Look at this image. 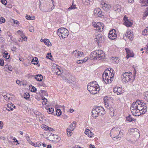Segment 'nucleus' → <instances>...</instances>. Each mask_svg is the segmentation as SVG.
<instances>
[{"label": "nucleus", "mask_w": 148, "mask_h": 148, "mask_svg": "<svg viewBox=\"0 0 148 148\" xmlns=\"http://www.w3.org/2000/svg\"><path fill=\"white\" fill-rule=\"evenodd\" d=\"M56 74L58 75H60L62 76V75H63V73L62 72V70H60L58 69H56Z\"/></svg>", "instance_id": "27"}, {"label": "nucleus", "mask_w": 148, "mask_h": 148, "mask_svg": "<svg viewBox=\"0 0 148 148\" xmlns=\"http://www.w3.org/2000/svg\"><path fill=\"white\" fill-rule=\"evenodd\" d=\"M83 61L82 60H77V63L78 64H80L83 63Z\"/></svg>", "instance_id": "59"}, {"label": "nucleus", "mask_w": 148, "mask_h": 148, "mask_svg": "<svg viewBox=\"0 0 148 148\" xmlns=\"http://www.w3.org/2000/svg\"><path fill=\"white\" fill-rule=\"evenodd\" d=\"M17 33L21 36L23 34V32L20 30H18L17 31Z\"/></svg>", "instance_id": "55"}, {"label": "nucleus", "mask_w": 148, "mask_h": 148, "mask_svg": "<svg viewBox=\"0 0 148 148\" xmlns=\"http://www.w3.org/2000/svg\"><path fill=\"white\" fill-rule=\"evenodd\" d=\"M47 58L50 59L52 57V56L51 53H48L46 56Z\"/></svg>", "instance_id": "54"}, {"label": "nucleus", "mask_w": 148, "mask_h": 148, "mask_svg": "<svg viewBox=\"0 0 148 148\" xmlns=\"http://www.w3.org/2000/svg\"><path fill=\"white\" fill-rule=\"evenodd\" d=\"M90 148H95V147L93 145H90Z\"/></svg>", "instance_id": "64"}, {"label": "nucleus", "mask_w": 148, "mask_h": 148, "mask_svg": "<svg viewBox=\"0 0 148 148\" xmlns=\"http://www.w3.org/2000/svg\"><path fill=\"white\" fill-rule=\"evenodd\" d=\"M38 62V59L36 58H35V59H33L32 61V63L34 64H37Z\"/></svg>", "instance_id": "30"}, {"label": "nucleus", "mask_w": 148, "mask_h": 148, "mask_svg": "<svg viewBox=\"0 0 148 148\" xmlns=\"http://www.w3.org/2000/svg\"><path fill=\"white\" fill-rule=\"evenodd\" d=\"M26 18L27 20H33L34 19L35 17L34 16H31L29 15H27L26 16Z\"/></svg>", "instance_id": "39"}, {"label": "nucleus", "mask_w": 148, "mask_h": 148, "mask_svg": "<svg viewBox=\"0 0 148 148\" xmlns=\"http://www.w3.org/2000/svg\"><path fill=\"white\" fill-rule=\"evenodd\" d=\"M21 38H19L20 39L19 40V41H20V40H21V39H22L21 40V42L23 40L24 41H26L27 38V37H25V36L24 35H21Z\"/></svg>", "instance_id": "36"}, {"label": "nucleus", "mask_w": 148, "mask_h": 148, "mask_svg": "<svg viewBox=\"0 0 148 148\" xmlns=\"http://www.w3.org/2000/svg\"><path fill=\"white\" fill-rule=\"evenodd\" d=\"M5 20L4 18L1 17L0 18V24L4 23L5 22Z\"/></svg>", "instance_id": "48"}, {"label": "nucleus", "mask_w": 148, "mask_h": 148, "mask_svg": "<svg viewBox=\"0 0 148 148\" xmlns=\"http://www.w3.org/2000/svg\"><path fill=\"white\" fill-rule=\"evenodd\" d=\"M78 58H80L81 57H84V53L81 51H78Z\"/></svg>", "instance_id": "31"}, {"label": "nucleus", "mask_w": 148, "mask_h": 148, "mask_svg": "<svg viewBox=\"0 0 148 148\" xmlns=\"http://www.w3.org/2000/svg\"><path fill=\"white\" fill-rule=\"evenodd\" d=\"M56 114L58 116H60L62 114V112L61 110L59 109H57L56 111Z\"/></svg>", "instance_id": "35"}, {"label": "nucleus", "mask_w": 148, "mask_h": 148, "mask_svg": "<svg viewBox=\"0 0 148 148\" xmlns=\"http://www.w3.org/2000/svg\"><path fill=\"white\" fill-rule=\"evenodd\" d=\"M8 69L10 71H12V67H11L10 66H8Z\"/></svg>", "instance_id": "63"}, {"label": "nucleus", "mask_w": 148, "mask_h": 148, "mask_svg": "<svg viewBox=\"0 0 148 148\" xmlns=\"http://www.w3.org/2000/svg\"><path fill=\"white\" fill-rule=\"evenodd\" d=\"M127 121H129V122H132V121H134L135 120L134 118H133L130 115H129V116L126 117Z\"/></svg>", "instance_id": "25"}, {"label": "nucleus", "mask_w": 148, "mask_h": 148, "mask_svg": "<svg viewBox=\"0 0 148 148\" xmlns=\"http://www.w3.org/2000/svg\"><path fill=\"white\" fill-rule=\"evenodd\" d=\"M140 3L143 4L144 6L148 5V0H140Z\"/></svg>", "instance_id": "26"}, {"label": "nucleus", "mask_w": 148, "mask_h": 148, "mask_svg": "<svg viewBox=\"0 0 148 148\" xmlns=\"http://www.w3.org/2000/svg\"><path fill=\"white\" fill-rule=\"evenodd\" d=\"M112 98L109 97H106L104 98L105 106L107 109H109L111 106L110 103L112 101Z\"/></svg>", "instance_id": "11"}, {"label": "nucleus", "mask_w": 148, "mask_h": 148, "mask_svg": "<svg viewBox=\"0 0 148 148\" xmlns=\"http://www.w3.org/2000/svg\"><path fill=\"white\" fill-rule=\"evenodd\" d=\"M148 15V8L143 14L144 17H146Z\"/></svg>", "instance_id": "47"}, {"label": "nucleus", "mask_w": 148, "mask_h": 148, "mask_svg": "<svg viewBox=\"0 0 148 148\" xmlns=\"http://www.w3.org/2000/svg\"><path fill=\"white\" fill-rule=\"evenodd\" d=\"M85 133L86 135H87L90 137H92L93 136V133L89 129H86L85 131Z\"/></svg>", "instance_id": "21"}, {"label": "nucleus", "mask_w": 148, "mask_h": 148, "mask_svg": "<svg viewBox=\"0 0 148 148\" xmlns=\"http://www.w3.org/2000/svg\"><path fill=\"white\" fill-rule=\"evenodd\" d=\"M99 13L98 14V16L99 17H103V13L102 12V11L101 10V9H100V10L99 11Z\"/></svg>", "instance_id": "46"}, {"label": "nucleus", "mask_w": 148, "mask_h": 148, "mask_svg": "<svg viewBox=\"0 0 148 148\" xmlns=\"http://www.w3.org/2000/svg\"><path fill=\"white\" fill-rule=\"evenodd\" d=\"M88 84L87 89L90 93L92 94L97 93V91H99V86L98 84Z\"/></svg>", "instance_id": "6"}, {"label": "nucleus", "mask_w": 148, "mask_h": 148, "mask_svg": "<svg viewBox=\"0 0 148 148\" xmlns=\"http://www.w3.org/2000/svg\"><path fill=\"white\" fill-rule=\"evenodd\" d=\"M146 104L140 100L134 102L130 107V110L134 116H139L144 114L147 111Z\"/></svg>", "instance_id": "1"}, {"label": "nucleus", "mask_w": 148, "mask_h": 148, "mask_svg": "<svg viewBox=\"0 0 148 148\" xmlns=\"http://www.w3.org/2000/svg\"><path fill=\"white\" fill-rule=\"evenodd\" d=\"M134 136L135 137L138 138L140 135L139 133V130L136 128H131L128 130V132L127 133V135H129Z\"/></svg>", "instance_id": "9"}, {"label": "nucleus", "mask_w": 148, "mask_h": 148, "mask_svg": "<svg viewBox=\"0 0 148 148\" xmlns=\"http://www.w3.org/2000/svg\"><path fill=\"white\" fill-rule=\"evenodd\" d=\"M51 1L48 3L47 5H45L41 9V10L43 12H50L52 11L54 8V5L53 4V1L52 0H50Z\"/></svg>", "instance_id": "8"}, {"label": "nucleus", "mask_w": 148, "mask_h": 148, "mask_svg": "<svg viewBox=\"0 0 148 148\" xmlns=\"http://www.w3.org/2000/svg\"><path fill=\"white\" fill-rule=\"evenodd\" d=\"M42 129L47 130V129L48 128V127L45 125H42L41 126Z\"/></svg>", "instance_id": "49"}, {"label": "nucleus", "mask_w": 148, "mask_h": 148, "mask_svg": "<svg viewBox=\"0 0 148 148\" xmlns=\"http://www.w3.org/2000/svg\"><path fill=\"white\" fill-rule=\"evenodd\" d=\"M67 134L68 136H71L72 134V131H70L69 130H66Z\"/></svg>", "instance_id": "50"}, {"label": "nucleus", "mask_w": 148, "mask_h": 148, "mask_svg": "<svg viewBox=\"0 0 148 148\" xmlns=\"http://www.w3.org/2000/svg\"><path fill=\"white\" fill-rule=\"evenodd\" d=\"M92 0H82V2L86 5H91L92 3Z\"/></svg>", "instance_id": "23"}, {"label": "nucleus", "mask_w": 148, "mask_h": 148, "mask_svg": "<svg viewBox=\"0 0 148 148\" xmlns=\"http://www.w3.org/2000/svg\"><path fill=\"white\" fill-rule=\"evenodd\" d=\"M121 88L119 87V88L117 87V95H119L121 94Z\"/></svg>", "instance_id": "44"}, {"label": "nucleus", "mask_w": 148, "mask_h": 148, "mask_svg": "<svg viewBox=\"0 0 148 148\" xmlns=\"http://www.w3.org/2000/svg\"><path fill=\"white\" fill-rule=\"evenodd\" d=\"M114 73L113 69L110 68L104 71L102 77L105 83L112 82L114 79Z\"/></svg>", "instance_id": "2"}, {"label": "nucleus", "mask_w": 148, "mask_h": 148, "mask_svg": "<svg viewBox=\"0 0 148 148\" xmlns=\"http://www.w3.org/2000/svg\"><path fill=\"white\" fill-rule=\"evenodd\" d=\"M144 95L145 99L148 102V90L144 92Z\"/></svg>", "instance_id": "32"}, {"label": "nucleus", "mask_w": 148, "mask_h": 148, "mask_svg": "<svg viewBox=\"0 0 148 148\" xmlns=\"http://www.w3.org/2000/svg\"><path fill=\"white\" fill-rule=\"evenodd\" d=\"M123 36L124 37L125 36L128 38L130 40H132L133 38L132 32L130 30L128 29L126 31L125 34L123 35Z\"/></svg>", "instance_id": "14"}, {"label": "nucleus", "mask_w": 148, "mask_h": 148, "mask_svg": "<svg viewBox=\"0 0 148 148\" xmlns=\"http://www.w3.org/2000/svg\"><path fill=\"white\" fill-rule=\"evenodd\" d=\"M124 24L127 27H130L132 25V23L130 22L127 19V17L125 16L124 18Z\"/></svg>", "instance_id": "19"}, {"label": "nucleus", "mask_w": 148, "mask_h": 148, "mask_svg": "<svg viewBox=\"0 0 148 148\" xmlns=\"http://www.w3.org/2000/svg\"><path fill=\"white\" fill-rule=\"evenodd\" d=\"M76 125V123L75 121L73 122L66 129V130H69L70 131H73L75 129Z\"/></svg>", "instance_id": "20"}, {"label": "nucleus", "mask_w": 148, "mask_h": 148, "mask_svg": "<svg viewBox=\"0 0 148 148\" xmlns=\"http://www.w3.org/2000/svg\"><path fill=\"white\" fill-rule=\"evenodd\" d=\"M142 34L144 35H148V27L146 28L143 32Z\"/></svg>", "instance_id": "33"}, {"label": "nucleus", "mask_w": 148, "mask_h": 148, "mask_svg": "<svg viewBox=\"0 0 148 148\" xmlns=\"http://www.w3.org/2000/svg\"><path fill=\"white\" fill-rule=\"evenodd\" d=\"M95 27L96 28L95 29L99 32H101L103 31L102 29H101L100 27H101V25H103V24L102 23L98 22L97 23H94L93 24Z\"/></svg>", "instance_id": "16"}, {"label": "nucleus", "mask_w": 148, "mask_h": 148, "mask_svg": "<svg viewBox=\"0 0 148 148\" xmlns=\"http://www.w3.org/2000/svg\"><path fill=\"white\" fill-rule=\"evenodd\" d=\"M35 78L38 81H41L43 79V77L41 75H38L35 76Z\"/></svg>", "instance_id": "22"}, {"label": "nucleus", "mask_w": 148, "mask_h": 148, "mask_svg": "<svg viewBox=\"0 0 148 148\" xmlns=\"http://www.w3.org/2000/svg\"><path fill=\"white\" fill-rule=\"evenodd\" d=\"M54 111V109L53 108H49L48 109L47 112L49 113V114L52 113Z\"/></svg>", "instance_id": "41"}, {"label": "nucleus", "mask_w": 148, "mask_h": 148, "mask_svg": "<svg viewBox=\"0 0 148 148\" xmlns=\"http://www.w3.org/2000/svg\"><path fill=\"white\" fill-rule=\"evenodd\" d=\"M10 94H7L6 95H3V96L4 97V98L7 101H9L10 100H11V97H9V95H10Z\"/></svg>", "instance_id": "24"}, {"label": "nucleus", "mask_w": 148, "mask_h": 148, "mask_svg": "<svg viewBox=\"0 0 148 148\" xmlns=\"http://www.w3.org/2000/svg\"><path fill=\"white\" fill-rule=\"evenodd\" d=\"M1 2L2 4L5 5H6L7 3L6 0H1Z\"/></svg>", "instance_id": "52"}, {"label": "nucleus", "mask_w": 148, "mask_h": 148, "mask_svg": "<svg viewBox=\"0 0 148 148\" xmlns=\"http://www.w3.org/2000/svg\"><path fill=\"white\" fill-rule=\"evenodd\" d=\"M30 86L32 87V88L30 90L32 92H35L37 90L36 88L34 87L33 86H32V85H29V87H30Z\"/></svg>", "instance_id": "43"}, {"label": "nucleus", "mask_w": 148, "mask_h": 148, "mask_svg": "<svg viewBox=\"0 0 148 148\" xmlns=\"http://www.w3.org/2000/svg\"><path fill=\"white\" fill-rule=\"evenodd\" d=\"M42 99L43 100V101H42V103L43 105H46L47 102V99L45 98L44 97L42 96Z\"/></svg>", "instance_id": "34"}, {"label": "nucleus", "mask_w": 148, "mask_h": 148, "mask_svg": "<svg viewBox=\"0 0 148 148\" xmlns=\"http://www.w3.org/2000/svg\"><path fill=\"white\" fill-rule=\"evenodd\" d=\"M121 130L119 127H113L110 133V136L112 138L118 139L122 136L123 133L121 132Z\"/></svg>", "instance_id": "4"}, {"label": "nucleus", "mask_w": 148, "mask_h": 148, "mask_svg": "<svg viewBox=\"0 0 148 148\" xmlns=\"http://www.w3.org/2000/svg\"><path fill=\"white\" fill-rule=\"evenodd\" d=\"M7 106L8 108H7L6 109L8 111H12V108H11V104H7Z\"/></svg>", "instance_id": "45"}, {"label": "nucleus", "mask_w": 148, "mask_h": 148, "mask_svg": "<svg viewBox=\"0 0 148 148\" xmlns=\"http://www.w3.org/2000/svg\"><path fill=\"white\" fill-rule=\"evenodd\" d=\"M125 50L127 53L126 58H127V59H128L129 57H133L134 56V54L132 50L127 48H125Z\"/></svg>", "instance_id": "18"}, {"label": "nucleus", "mask_w": 148, "mask_h": 148, "mask_svg": "<svg viewBox=\"0 0 148 148\" xmlns=\"http://www.w3.org/2000/svg\"><path fill=\"white\" fill-rule=\"evenodd\" d=\"M90 57L94 60H101L104 58L105 54L102 50H97L91 53Z\"/></svg>", "instance_id": "3"}, {"label": "nucleus", "mask_w": 148, "mask_h": 148, "mask_svg": "<svg viewBox=\"0 0 148 148\" xmlns=\"http://www.w3.org/2000/svg\"><path fill=\"white\" fill-rule=\"evenodd\" d=\"M94 40L95 41L97 42L98 45L99 46L101 43L103 42L105 39L103 36L101 34H98L96 36Z\"/></svg>", "instance_id": "12"}, {"label": "nucleus", "mask_w": 148, "mask_h": 148, "mask_svg": "<svg viewBox=\"0 0 148 148\" xmlns=\"http://www.w3.org/2000/svg\"><path fill=\"white\" fill-rule=\"evenodd\" d=\"M29 31L30 32H34V28L32 27H30L29 28Z\"/></svg>", "instance_id": "57"}, {"label": "nucleus", "mask_w": 148, "mask_h": 148, "mask_svg": "<svg viewBox=\"0 0 148 148\" xmlns=\"http://www.w3.org/2000/svg\"><path fill=\"white\" fill-rule=\"evenodd\" d=\"M8 53H4L3 56L5 58H6L7 59H9L10 57V55H8Z\"/></svg>", "instance_id": "40"}, {"label": "nucleus", "mask_w": 148, "mask_h": 148, "mask_svg": "<svg viewBox=\"0 0 148 148\" xmlns=\"http://www.w3.org/2000/svg\"><path fill=\"white\" fill-rule=\"evenodd\" d=\"M3 123L2 121H0V128L2 129L3 127Z\"/></svg>", "instance_id": "62"}, {"label": "nucleus", "mask_w": 148, "mask_h": 148, "mask_svg": "<svg viewBox=\"0 0 148 148\" xmlns=\"http://www.w3.org/2000/svg\"><path fill=\"white\" fill-rule=\"evenodd\" d=\"M116 32L114 29H112L110 31L108 34V38L111 40H114L117 37V35L116 34Z\"/></svg>", "instance_id": "13"}, {"label": "nucleus", "mask_w": 148, "mask_h": 148, "mask_svg": "<svg viewBox=\"0 0 148 148\" xmlns=\"http://www.w3.org/2000/svg\"><path fill=\"white\" fill-rule=\"evenodd\" d=\"M4 65V60L2 59H0V65L1 66H3Z\"/></svg>", "instance_id": "51"}, {"label": "nucleus", "mask_w": 148, "mask_h": 148, "mask_svg": "<svg viewBox=\"0 0 148 148\" xmlns=\"http://www.w3.org/2000/svg\"><path fill=\"white\" fill-rule=\"evenodd\" d=\"M110 114L111 115V116H114V112H112L111 111L110 112Z\"/></svg>", "instance_id": "58"}, {"label": "nucleus", "mask_w": 148, "mask_h": 148, "mask_svg": "<svg viewBox=\"0 0 148 148\" xmlns=\"http://www.w3.org/2000/svg\"><path fill=\"white\" fill-rule=\"evenodd\" d=\"M103 109L101 107H97L93 108L92 110V116L93 117H98L100 114V112Z\"/></svg>", "instance_id": "10"}, {"label": "nucleus", "mask_w": 148, "mask_h": 148, "mask_svg": "<svg viewBox=\"0 0 148 148\" xmlns=\"http://www.w3.org/2000/svg\"><path fill=\"white\" fill-rule=\"evenodd\" d=\"M44 42L45 45H49V43H50L49 40L48 39H47L44 40Z\"/></svg>", "instance_id": "42"}, {"label": "nucleus", "mask_w": 148, "mask_h": 148, "mask_svg": "<svg viewBox=\"0 0 148 148\" xmlns=\"http://www.w3.org/2000/svg\"><path fill=\"white\" fill-rule=\"evenodd\" d=\"M54 130V129L52 128L51 127H49L47 129V130L48 131H53Z\"/></svg>", "instance_id": "56"}, {"label": "nucleus", "mask_w": 148, "mask_h": 148, "mask_svg": "<svg viewBox=\"0 0 148 148\" xmlns=\"http://www.w3.org/2000/svg\"><path fill=\"white\" fill-rule=\"evenodd\" d=\"M88 60V58L87 57L85 58L83 60V62H86Z\"/></svg>", "instance_id": "60"}, {"label": "nucleus", "mask_w": 148, "mask_h": 148, "mask_svg": "<svg viewBox=\"0 0 148 148\" xmlns=\"http://www.w3.org/2000/svg\"><path fill=\"white\" fill-rule=\"evenodd\" d=\"M23 96L24 98L25 99H27L29 98L30 95L28 92H26L24 93ZM22 97H23V96H22Z\"/></svg>", "instance_id": "29"}, {"label": "nucleus", "mask_w": 148, "mask_h": 148, "mask_svg": "<svg viewBox=\"0 0 148 148\" xmlns=\"http://www.w3.org/2000/svg\"><path fill=\"white\" fill-rule=\"evenodd\" d=\"M77 8L76 6H73V7L72 6H71L69 8H68V10H70L72 9H76Z\"/></svg>", "instance_id": "53"}, {"label": "nucleus", "mask_w": 148, "mask_h": 148, "mask_svg": "<svg viewBox=\"0 0 148 148\" xmlns=\"http://www.w3.org/2000/svg\"><path fill=\"white\" fill-rule=\"evenodd\" d=\"M13 22L14 24H16L17 25H18L19 22L18 21L14 20L13 21Z\"/></svg>", "instance_id": "61"}, {"label": "nucleus", "mask_w": 148, "mask_h": 148, "mask_svg": "<svg viewBox=\"0 0 148 148\" xmlns=\"http://www.w3.org/2000/svg\"><path fill=\"white\" fill-rule=\"evenodd\" d=\"M101 5H102L103 9L105 11H107L111 9V6L106 3L105 2H101Z\"/></svg>", "instance_id": "15"}, {"label": "nucleus", "mask_w": 148, "mask_h": 148, "mask_svg": "<svg viewBox=\"0 0 148 148\" xmlns=\"http://www.w3.org/2000/svg\"><path fill=\"white\" fill-rule=\"evenodd\" d=\"M73 55L75 56V57H76L77 58H78V51L77 50H75L74 51H73L72 53Z\"/></svg>", "instance_id": "38"}, {"label": "nucleus", "mask_w": 148, "mask_h": 148, "mask_svg": "<svg viewBox=\"0 0 148 148\" xmlns=\"http://www.w3.org/2000/svg\"><path fill=\"white\" fill-rule=\"evenodd\" d=\"M100 10V8H96L94 11V13L95 15H98L99 13V11Z\"/></svg>", "instance_id": "37"}, {"label": "nucleus", "mask_w": 148, "mask_h": 148, "mask_svg": "<svg viewBox=\"0 0 148 148\" xmlns=\"http://www.w3.org/2000/svg\"><path fill=\"white\" fill-rule=\"evenodd\" d=\"M40 92L42 93V95H41V97H44V96H47L48 93L46 91L43 90H40Z\"/></svg>", "instance_id": "28"}, {"label": "nucleus", "mask_w": 148, "mask_h": 148, "mask_svg": "<svg viewBox=\"0 0 148 148\" xmlns=\"http://www.w3.org/2000/svg\"><path fill=\"white\" fill-rule=\"evenodd\" d=\"M57 35H58L60 37L63 39H64L68 36L69 35L68 30L64 28L61 27L57 31Z\"/></svg>", "instance_id": "7"}, {"label": "nucleus", "mask_w": 148, "mask_h": 148, "mask_svg": "<svg viewBox=\"0 0 148 148\" xmlns=\"http://www.w3.org/2000/svg\"><path fill=\"white\" fill-rule=\"evenodd\" d=\"M122 81L123 83H125L132 82V74L130 72H125L121 76Z\"/></svg>", "instance_id": "5"}, {"label": "nucleus", "mask_w": 148, "mask_h": 148, "mask_svg": "<svg viewBox=\"0 0 148 148\" xmlns=\"http://www.w3.org/2000/svg\"><path fill=\"white\" fill-rule=\"evenodd\" d=\"M51 140L55 143L58 142L60 140V137L57 135L53 134L52 135H50Z\"/></svg>", "instance_id": "17"}]
</instances>
